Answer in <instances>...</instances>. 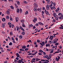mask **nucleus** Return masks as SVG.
I'll use <instances>...</instances> for the list:
<instances>
[{"label":"nucleus","instance_id":"nucleus-11","mask_svg":"<svg viewBox=\"0 0 63 63\" xmlns=\"http://www.w3.org/2000/svg\"><path fill=\"white\" fill-rule=\"evenodd\" d=\"M60 10V9H59V8H57V9H56L55 10V12H57L58 11Z\"/></svg>","mask_w":63,"mask_h":63},{"label":"nucleus","instance_id":"nucleus-33","mask_svg":"<svg viewBox=\"0 0 63 63\" xmlns=\"http://www.w3.org/2000/svg\"><path fill=\"white\" fill-rule=\"evenodd\" d=\"M22 27H25V26L24 24H22Z\"/></svg>","mask_w":63,"mask_h":63},{"label":"nucleus","instance_id":"nucleus-1","mask_svg":"<svg viewBox=\"0 0 63 63\" xmlns=\"http://www.w3.org/2000/svg\"><path fill=\"white\" fill-rule=\"evenodd\" d=\"M41 60L42 61H43L42 62L43 63H48V62H49V61L47 60H45L41 59Z\"/></svg>","mask_w":63,"mask_h":63},{"label":"nucleus","instance_id":"nucleus-59","mask_svg":"<svg viewBox=\"0 0 63 63\" xmlns=\"http://www.w3.org/2000/svg\"><path fill=\"white\" fill-rule=\"evenodd\" d=\"M34 45H36V44H37V42H34Z\"/></svg>","mask_w":63,"mask_h":63},{"label":"nucleus","instance_id":"nucleus-17","mask_svg":"<svg viewBox=\"0 0 63 63\" xmlns=\"http://www.w3.org/2000/svg\"><path fill=\"white\" fill-rule=\"evenodd\" d=\"M45 45V42H43L42 43V46L43 47Z\"/></svg>","mask_w":63,"mask_h":63},{"label":"nucleus","instance_id":"nucleus-50","mask_svg":"<svg viewBox=\"0 0 63 63\" xmlns=\"http://www.w3.org/2000/svg\"><path fill=\"white\" fill-rule=\"evenodd\" d=\"M23 3H25V4H27V2L25 1H23Z\"/></svg>","mask_w":63,"mask_h":63},{"label":"nucleus","instance_id":"nucleus-18","mask_svg":"<svg viewBox=\"0 0 63 63\" xmlns=\"http://www.w3.org/2000/svg\"><path fill=\"white\" fill-rule=\"evenodd\" d=\"M28 14V11H26L25 12V14L26 15H27Z\"/></svg>","mask_w":63,"mask_h":63},{"label":"nucleus","instance_id":"nucleus-22","mask_svg":"<svg viewBox=\"0 0 63 63\" xmlns=\"http://www.w3.org/2000/svg\"><path fill=\"white\" fill-rule=\"evenodd\" d=\"M20 21L22 23H23L24 22V21L23 20H21Z\"/></svg>","mask_w":63,"mask_h":63},{"label":"nucleus","instance_id":"nucleus-39","mask_svg":"<svg viewBox=\"0 0 63 63\" xmlns=\"http://www.w3.org/2000/svg\"><path fill=\"white\" fill-rule=\"evenodd\" d=\"M6 18L7 19H9V16H6Z\"/></svg>","mask_w":63,"mask_h":63},{"label":"nucleus","instance_id":"nucleus-25","mask_svg":"<svg viewBox=\"0 0 63 63\" xmlns=\"http://www.w3.org/2000/svg\"><path fill=\"white\" fill-rule=\"evenodd\" d=\"M47 4L48 5V4L49 3V2H50V0H48L47 1Z\"/></svg>","mask_w":63,"mask_h":63},{"label":"nucleus","instance_id":"nucleus-55","mask_svg":"<svg viewBox=\"0 0 63 63\" xmlns=\"http://www.w3.org/2000/svg\"><path fill=\"white\" fill-rule=\"evenodd\" d=\"M12 40H13V41H14L15 40L14 39V38L13 37H12Z\"/></svg>","mask_w":63,"mask_h":63},{"label":"nucleus","instance_id":"nucleus-13","mask_svg":"<svg viewBox=\"0 0 63 63\" xmlns=\"http://www.w3.org/2000/svg\"><path fill=\"white\" fill-rule=\"evenodd\" d=\"M20 29L21 30H22V31H25V30L23 28H22V27L21 26H20Z\"/></svg>","mask_w":63,"mask_h":63},{"label":"nucleus","instance_id":"nucleus-16","mask_svg":"<svg viewBox=\"0 0 63 63\" xmlns=\"http://www.w3.org/2000/svg\"><path fill=\"white\" fill-rule=\"evenodd\" d=\"M48 57V55H46V56H44L43 57L44 58H47Z\"/></svg>","mask_w":63,"mask_h":63},{"label":"nucleus","instance_id":"nucleus-37","mask_svg":"<svg viewBox=\"0 0 63 63\" xmlns=\"http://www.w3.org/2000/svg\"><path fill=\"white\" fill-rule=\"evenodd\" d=\"M15 5L16 8H18V6H17V4H15Z\"/></svg>","mask_w":63,"mask_h":63},{"label":"nucleus","instance_id":"nucleus-7","mask_svg":"<svg viewBox=\"0 0 63 63\" xmlns=\"http://www.w3.org/2000/svg\"><path fill=\"white\" fill-rule=\"evenodd\" d=\"M22 61H23V59H22L21 60H19L17 61V62L18 63H21Z\"/></svg>","mask_w":63,"mask_h":63},{"label":"nucleus","instance_id":"nucleus-21","mask_svg":"<svg viewBox=\"0 0 63 63\" xmlns=\"http://www.w3.org/2000/svg\"><path fill=\"white\" fill-rule=\"evenodd\" d=\"M55 59H56V61H59V59H58L57 57H56V58Z\"/></svg>","mask_w":63,"mask_h":63},{"label":"nucleus","instance_id":"nucleus-31","mask_svg":"<svg viewBox=\"0 0 63 63\" xmlns=\"http://www.w3.org/2000/svg\"><path fill=\"white\" fill-rule=\"evenodd\" d=\"M50 46V45H49V44L46 45V47H48V46Z\"/></svg>","mask_w":63,"mask_h":63},{"label":"nucleus","instance_id":"nucleus-32","mask_svg":"<svg viewBox=\"0 0 63 63\" xmlns=\"http://www.w3.org/2000/svg\"><path fill=\"white\" fill-rule=\"evenodd\" d=\"M10 35L11 36H12L13 35V32H10Z\"/></svg>","mask_w":63,"mask_h":63},{"label":"nucleus","instance_id":"nucleus-36","mask_svg":"<svg viewBox=\"0 0 63 63\" xmlns=\"http://www.w3.org/2000/svg\"><path fill=\"white\" fill-rule=\"evenodd\" d=\"M33 10L34 11H35V12H36V11H37V8H34L33 9Z\"/></svg>","mask_w":63,"mask_h":63},{"label":"nucleus","instance_id":"nucleus-9","mask_svg":"<svg viewBox=\"0 0 63 63\" xmlns=\"http://www.w3.org/2000/svg\"><path fill=\"white\" fill-rule=\"evenodd\" d=\"M51 54H50L49 55V57H48L47 58V60H49V59H50L51 58Z\"/></svg>","mask_w":63,"mask_h":63},{"label":"nucleus","instance_id":"nucleus-62","mask_svg":"<svg viewBox=\"0 0 63 63\" xmlns=\"http://www.w3.org/2000/svg\"><path fill=\"white\" fill-rule=\"evenodd\" d=\"M11 24V23L10 22H9L8 23V25H10V24Z\"/></svg>","mask_w":63,"mask_h":63},{"label":"nucleus","instance_id":"nucleus-63","mask_svg":"<svg viewBox=\"0 0 63 63\" xmlns=\"http://www.w3.org/2000/svg\"><path fill=\"white\" fill-rule=\"evenodd\" d=\"M55 19H56V20H57V21L58 20V18H57V17H55Z\"/></svg>","mask_w":63,"mask_h":63},{"label":"nucleus","instance_id":"nucleus-61","mask_svg":"<svg viewBox=\"0 0 63 63\" xmlns=\"http://www.w3.org/2000/svg\"><path fill=\"white\" fill-rule=\"evenodd\" d=\"M35 26H38V23H36L35 24Z\"/></svg>","mask_w":63,"mask_h":63},{"label":"nucleus","instance_id":"nucleus-15","mask_svg":"<svg viewBox=\"0 0 63 63\" xmlns=\"http://www.w3.org/2000/svg\"><path fill=\"white\" fill-rule=\"evenodd\" d=\"M26 46H22V48H23V49H25L26 48Z\"/></svg>","mask_w":63,"mask_h":63},{"label":"nucleus","instance_id":"nucleus-28","mask_svg":"<svg viewBox=\"0 0 63 63\" xmlns=\"http://www.w3.org/2000/svg\"><path fill=\"white\" fill-rule=\"evenodd\" d=\"M2 20L3 21H5L6 19L4 18H3L2 19Z\"/></svg>","mask_w":63,"mask_h":63},{"label":"nucleus","instance_id":"nucleus-43","mask_svg":"<svg viewBox=\"0 0 63 63\" xmlns=\"http://www.w3.org/2000/svg\"><path fill=\"white\" fill-rule=\"evenodd\" d=\"M22 34L23 35H25V32H23L22 33Z\"/></svg>","mask_w":63,"mask_h":63},{"label":"nucleus","instance_id":"nucleus-3","mask_svg":"<svg viewBox=\"0 0 63 63\" xmlns=\"http://www.w3.org/2000/svg\"><path fill=\"white\" fill-rule=\"evenodd\" d=\"M34 8H37V7H38V4L37 3H34Z\"/></svg>","mask_w":63,"mask_h":63},{"label":"nucleus","instance_id":"nucleus-60","mask_svg":"<svg viewBox=\"0 0 63 63\" xmlns=\"http://www.w3.org/2000/svg\"><path fill=\"white\" fill-rule=\"evenodd\" d=\"M53 4L54 5V6H55V5L56 4H55V2H54L53 3Z\"/></svg>","mask_w":63,"mask_h":63},{"label":"nucleus","instance_id":"nucleus-53","mask_svg":"<svg viewBox=\"0 0 63 63\" xmlns=\"http://www.w3.org/2000/svg\"><path fill=\"white\" fill-rule=\"evenodd\" d=\"M10 20H11V21H12V20H13V19L11 17H10Z\"/></svg>","mask_w":63,"mask_h":63},{"label":"nucleus","instance_id":"nucleus-44","mask_svg":"<svg viewBox=\"0 0 63 63\" xmlns=\"http://www.w3.org/2000/svg\"><path fill=\"white\" fill-rule=\"evenodd\" d=\"M39 52H41V53H42L43 52V51H42L41 50H39Z\"/></svg>","mask_w":63,"mask_h":63},{"label":"nucleus","instance_id":"nucleus-34","mask_svg":"<svg viewBox=\"0 0 63 63\" xmlns=\"http://www.w3.org/2000/svg\"><path fill=\"white\" fill-rule=\"evenodd\" d=\"M12 45H13V43H12L11 42H10L9 44V46H12Z\"/></svg>","mask_w":63,"mask_h":63},{"label":"nucleus","instance_id":"nucleus-56","mask_svg":"<svg viewBox=\"0 0 63 63\" xmlns=\"http://www.w3.org/2000/svg\"><path fill=\"white\" fill-rule=\"evenodd\" d=\"M8 39H9V40H11V38H10V37H8L7 38Z\"/></svg>","mask_w":63,"mask_h":63},{"label":"nucleus","instance_id":"nucleus-24","mask_svg":"<svg viewBox=\"0 0 63 63\" xmlns=\"http://www.w3.org/2000/svg\"><path fill=\"white\" fill-rule=\"evenodd\" d=\"M16 55L17 56V57H19V56H20L19 55V54H18V53H17L16 54Z\"/></svg>","mask_w":63,"mask_h":63},{"label":"nucleus","instance_id":"nucleus-41","mask_svg":"<svg viewBox=\"0 0 63 63\" xmlns=\"http://www.w3.org/2000/svg\"><path fill=\"white\" fill-rule=\"evenodd\" d=\"M46 14V15H48V12H47V11L46 12H45Z\"/></svg>","mask_w":63,"mask_h":63},{"label":"nucleus","instance_id":"nucleus-26","mask_svg":"<svg viewBox=\"0 0 63 63\" xmlns=\"http://www.w3.org/2000/svg\"><path fill=\"white\" fill-rule=\"evenodd\" d=\"M29 49L28 48H25V51H27Z\"/></svg>","mask_w":63,"mask_h":63},{"label":"nucleus","instance_id":"nucleus-10","mask_svg":"<svg viewBox=\"0 0 63 63\" xmlns=\"http://www.w3.org/2000/svg\"><path fill=\"white\" fill-rule=\"evenodd\" d=\"M6 13L8 15H9L10 14V12H9V9H8V10H7L6 12Z\"/></svg>","mask_w":63,"mask_h":63},{"label":"nucleus","instance_id":"nucleus-2","mask_svg":"<svg viewBox=\"0 0 63 63\" xmlns=\"http://www.w3.org/2000/svg\"><path fill=\"white\" fill-rule=\"evenodd\" d=\"M58 41V39L55 38V39L54 40L53 43L54 44H55L56 43H57V42Z\"/></svg>","mask_w":63,"mask_h":63},{"label":"nucleus","instance_id":"nucleus-27","mask_svg":"<svg viewBox=\"0 0 63 63\" xmlns=\"http://www.w3.org/2000/svg\"><path fill=\"white\" fill-rule=\"evenodd\" d=\"M16 27L17 28V31H19V27Z\"/></svg>","mask_w":63,"mask_h":63},{"label":"nucleus","instance_id":"nucleus-14","mask_svg":"<svg viewBox=\"0 0 63 63\" xmlns=\"http://www.w3.org/2000/svg\"><path fill=\"white\" fill-rule=\"evenodd\" d=\"M38 24H40V25H44V24L42 23L39 22L38 23Z\"/></svg>","mask_w":63,"mask_h":63},{"label":"nucleus","instance_id":"nucleus-64","mask_svg":"<svg viewBox=\"0 0 63 63\" xmlns=\"http://www.w3.org/2000/svg\"><path fill=\"white\" fill-rule=\"evenodd\" d=\"M7 63V61H5L4 63Z\"/></svg>","mask_w":63,"mask_h":63},{"label":"nucleus","instance_id":"nucleus-19","mask_svg":"<svg viewBox=\"0 0 63 63\" xmlns=\"http://www.w3.org/2000/svg\"><path fill=\"white\" fill-rule=\"evenodd\" d=\"M19 9L17 8L16 10L17 13H19Z\"/></svg>","mask_w":63,"mask_h":63},{"label":"nucleus","instance_id":"nucleus-47","mask_svg":"<svg viewBox=\"0 0 63 63\" xmlns=\"http://www.w3.org/2000/svg\"><path fill=\"white\" fill-rule=\"evenodd\" d=\"M53 9L54 10H55V9H56V8L55 7H54V6H53Z\"/></svg>","mask_w":63,"mask_h":63},{"label":"nucleus","instance_id":"nucleus-52","mask_svg":"<svg viewBox=\"0 0 63 63\" xmlns=\"http://www.w3.org/2000/svg\"><path fill=\"white\" fill-rule=\"evenodd\" d=\"M54 50V49H50L51 51H53V50Z\"/></svg>","mask_w":63,"mask_h":63},{"label":"nucleus","instance_id":"nucleus-29","mask_svg":"<svg viewBox=\"0 0 63 63\" xmlns=\"http://www.w3.org/2000/svg\"><path fill=\"white\" fill-rule=\"evenodd\" d=\"M36 61H39V60H40V59H38V58H36Z\"/></svg>","mask_w":63,"mask_h":63},{"label":"nucleus","instance_id":"nucleus-38","mask_svg":"<svg viewBox=\"0 0 63 63\" xmlns=\"http://www.w3.org/2000/svg\"><path fill=\"white\" fill-rule=\"evenodd\" d=\"M19 37L20 39H22V36L21 35H20L19 36Z\"/></svg>","mask_w":63,"mask_h":63},{"label":"nucleus","instance_id":"nucleus-49","mask_svg":"<svg viewBox=\"0 0 63 63\" xmlns=\"http://www.w3.org/2000/svg\"><path fill=\"white\" fill-rule=\"evenodd\" d=\"M38 55H42V53H38Z\"/></svg>","mask_w":63,"mask_h":63},{"label":"nucleus","instance_id":"nucleus-4","mask_svg":"<svg viewBox=\"0 0 63 63\" xmlns=\"http://www.w3.org/2000/svg\"><path fill=\"white\" fill-rule=\"evenodd\" d=\"M46 9H47V10H49V6L48 5H46Z\"/></svg>","mask_w":63,"mask_h":63},{"label":"nucleus","instance_id":"nucleus-58","mask_svg":"<svg viewBox=\"0 0 63 63\" xmlns=\"http://www.w3.org/2000/svg\"><path fill=\"white\" fill-rule=\"evenodd\" d=\"M35 58H33L32 59V60H34V61H35Z\"/></svg>","mask_w":63,"mask_h":63},{"label":"nucleus","instance_id":"nucleus-42","mask_svg":"<svg viewBox=\"0 0 63 63\" xmlns=\"http://www.w3.org/2000/svg\"><path fill=\"white\" fill-rule=\"evenodd\" d=\"M55 45L56 46H58V45H59V43H56L55 44Z\"/></svg>","mask_w":63,"mask_h":63},{"label":"nucleus","instance_id":"nucleus-6","mask_svg":"<svg viewBox=\"0 0 63 63\" xmlns=\"http://www.w3.org/2000/svg\"><path fill=\"white\" fill-rule=\"evenodd\" d=\"M53 38H54V36H51L50 37L49 39H50L51 40H52Z\"/></svg>","mask_w":63,"mask_h":63},{"label":"nucleus","instance_id":"nucleus-54","mask_svg":"<svg viewBox=\"0 0 63 63\" xmlns=\"http://www.w3.org/2000/svg\"><path fill=\"white\" fill-rule=\"evenodd\" d=\"M56 21L54 19H53L52 20V21L53 22H55Z\"/></svg>","mask_w":63,"mask_h":63},{"label":"nucleus","instance_id":"nucleus-57","mask_svg":"<svg viewBox=\"0 0 63 63\" xmlns=\"http://www.w3.org/2000/svg\"><path fill=\"white\" fill-rule=\"evenodd\" d=\"M20 3H19V1H18L17 2V4L18 5H19Z\"/></svg>","mask_w":63,"mask_h":63},{"label":"nucleus","instance_id":"nucleus-35","mask_svg":"<svg viewBox=\"0 0 63 63\" xmlns=\"http://www.w3.org/2000/svg\"><path fill=\"white\" fill-rule=\"evenodd\" d=\"M62 15V14L61 13H59L58 14V16H61Z\"/></svg>","mask_w":63,"mask_h":63},{"label":"nucleus","instance_id":"nucleus-48","mask_svg":"<svg viewBox=\"0 0 63 63\" xmlns=\"http://www.w3.org/2000/svg\"><path fill=\"white\" fill-rule=\"evenodd\" d=\"M10 7L11 9H14V7H13V6H10Z\"/></svg>","mask_w":63,"mask_h":63},{"label":"nucleus","instance_id":"nucleus-40","mask_svg":"<svg viewBox=\"0 0 63 63\" xmlns=\"http://www.w3.org/2000/svg\"><path fill=\"white\" fill-rule=\"evenodd\" d=\"M40 42V40H37V43H39Z\"/></svg>","mask_w":63,"mask_h":63},{"label":"nucleus","instance_id":"nucleus-12","mask_svg":"<svg viewBox=\"0 0 63 63\" xmlns=\"http://www.w3.org/2000/svg\"><path fill=\"white\" fill-rule=\"evenodd\" d=\"M5 25L4 23H3L2 24V28H4V27H5Z\"/></svg>","mask_w":63,"mask_h":63},{"label":"nucleus","instance_id":"nucleus-8","mask_svg":"<svg viewBox=\"0 0 63 63\" xmlns=\"http://www.w3.org/2000/svg\"><path fill=\"white\" fill-rule=\"evenodd\" d=\"M53 15L54 17H56V13L55 12L53 13Z\"/></svg>","mask_w":63,"mask_h":63},{"label":"nucleus","instance_id":"nucleus-51","mask_svg":"<svg viewBox=\"0 0 63 63\" xmlns=\"http://www.w3.org/2000/svg\"><path fill=\"white\" fill-rule=\"evenodd\" d=\"M42 17L43 18H44L45 16H44V14H42Z\"/></svg>","mask_w":63,"mask_h":63},{"label":"nucleus","instance_id":"nucleus-46","mask_svg":"<svg viewBox=\"0 0 63 63\" xmlns=\"http://www.w3.org/2000/svg\"><path fill=\"white\" fill-rule=\"evenodd\" d=\"M50 9L51 10H53V7H50Z\"/></svg>","mask_w":63,"mask_h":63},{"label":"nucleus","instance_id":"nucleus-20","mask_svg":"<svg viewBox=\"0 0 63 63\" xmlns=\"http://www.w3.org/2000/svg\"><path fill=\"white\" fill-rule=\"evenodd\" d=\"M49 44H52L53 43V41L51 40L49 41Z\"/></svg>","mask_w":63,"mask_h":63},{"label":"nucleus","instance_id":"nucleus-23","mask_svg":"<svg viewBox=\"0 0 63 63\" xmlns=\"http://www.w3.org/2000/svg\"><path fill=\"white\" fill-rule=\"evenodd\" d=\"M61 52V50H59V51H56L54 53H59V52Z\"/></svg>","mask_w":63,"mask_h":63},{"label":"nucleus","instance_id":"nucleus-45","mask_svg":"<svg viewBox=\"0 0 63 63\" xmlns=\"http://www.w3.org/2000/svg\"><path fill=\"white\" fill-rule=\"evenodd\" d=\"M60 19H63V17L62 16H61V17H59Z\"/></svg>","mask_w":63,"mask_h":63},{"label":"nucleus","instance_id":"nucleus-30","mask_svg":"<svg viewBox=\"0 0 63 63\" xmlns=\"http://www.w3.org/2000/svg\"><path fill=\"white\" fill-rule=\"evenodd\" d=\"M19 50H20V51H23V50H24V49L23 48L20 49Z\"/></svg>","mask_w":63,"mask_h":63},{"label":"nucleus","instance_id":"nucleus-5","mask_svg":"<svg viewBox=\"0 0 63 63\" xmlns=\"http://www.w3.org/2000/svg\"><path fill=\"white\" fill-rule=\"evenodd\" d=\"M37 20V19L36 18H34V19L33 20V21L34 22H36V21Z\"/></svg>","mask_w":63,"mask_h":63}]
</instances>
